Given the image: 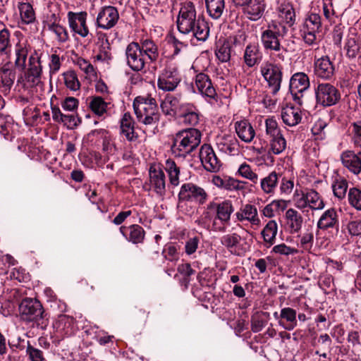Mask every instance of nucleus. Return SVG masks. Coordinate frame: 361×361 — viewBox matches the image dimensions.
Returning a JSON list of instances; mask_svg holds the SVG:
<instances>
[{
  "instance_id": "obj_1",
  "label": "nucleus",
  "mask_w": 361,
  "mask_h": 361,
  "mask_svg": "<svg viewBox=\"0 0 361 361\" xmlns=\"http://www.w3.org/2000/svg\"><path fill=\"white\" fill-rule=\"evenodd\" d=\"M176 24L180 33L191 34L198 41L205 42L209 36L208 23L203 16L197 14L195 6L191 1L181 4Z\"/></svg>"
},
{
  "instance_id": "obj_2",
  "label": "nucleus",
  "mask_w": 361,
  "mask_h": 361,
  "mask_svg": "<svg viewBox=\"0 0 361 361\" xmlns=\"http://www.w3.org/2000/svg\"><path fill=\"white\" fill-rule=\"evenodd\" d=\"M286 28L279 23H270L267 29L261 34V42L264 49L269 51L276 59L284 61L286 48L281 44V40L287 35Z\"/></svg>"
},
{
  "instance_id": "obj_3",
  "label": "nucleus",
  "mask_w": 361,
  "mask_h": 361,
  "mask_svg": "<svg viewBox=\"0 0 361 361\" xmlns=\"http://www.w3.org/2000/svg\"><path fill=\"white\" fill-rule=\"evenodd\" d=\"M133 109L139 123L152 128V133L157 128L161 114L154 98L137 97L133 102Z\"/></svg>"
},
{
  "instance_id": "obj_4",
  "label": "nucleus",
  "mask_w": 361,
  "mask_h": 361,
  "mask_svg": "<svg viewBox=\"0 0 361 361\" xmlns=\"http://www.w3.org/2000/svg\"><path fill=\"white\" fill-rule=\"evenodd\" d=\"M202 134L196 128H188L177 133L171 146L173 154L176 157H186L200 144Z\"/></svg>"
},
{
  "instance_id": "obj_5",
  "label": "nucleus",
  "mask_w": 361,
  "mask_h": 361,
  "mask_svg": "<svg viewBox=\"0 0 361 361\" xmlns=\"http://www.w3.org/2000/svg\"><path fill=\"white\" fill-rule=\"evenodd\" d=\"M18 309L20 318L23 321L36 322L42 328L46 326L44 322V310L38 300L25 298L19 304Z\"/></svg>"
},
{
  "instance_id": "obj_6",
  "label": "nucleus",
  "mask_w": 361,
  "mask_h": 361,
  "mask_svg": "<svg viewBox=\"0 0 361 361\" xmlns=\"http://www.w3.org/2000/svg\"><path fill=\"white\" fill-rule=\"evenodd\" d=\"M207 197V193L202 187L192 183H183L178 194V207L181 208L184 202H194L201 205L206 202Z\"/></svg>"
},
{
  "instance_id": "obj_7",
  "label": "nucleus",
  "mask_w": 361,
  "mask_h": 361,
  "mask_svg": "<svg viewBox=\"0 0 361 361\" xmlns=\"http://www.w3.org/2000/svg\"><path fill=\"white\" fill-rule=\"evenodd\" d=\"M295 206L303 210L310 208L312 210H322L325 204L320 195L314 190L304 191L296 190L293 195Z\"/></svg>"
},
{
  "instance_id": "obj_8",
  "label": "nucleus",
  "mask_w": 361,
  "mask_h": 361,
  "mask_svg": "<svg viewBox=\"0 0 361 361\" xmlns=\"http://www.w3.org/2000/svg\"><path fill=\"white\" fill-rule=\"evenodd\" d=\"M322 26L321 17L319 14L311 13L305 18L300 29L301 36L305 44L310 46L317 45V34Z\"/></svg>"
},
{
  "instance_id": "obj_9",
  "label": "nucleus",
  "mask_w": 361,
  "mask_h": 361,
  "mask_svg": "<svg viewBox=\"0 0 361 361\" xmlns=\"http://www.w3.org/2000/svg\"><path fill=\"white\" fill-rule=\"evenodd\" d=\"M316 101L322 106L335 105L341 99L339 90L329 82L319 83L315 89Z\"/></svg>"
},
{
  "instance_id": "obj_10",
  "label": "nucleus",
  "mask_w": 361,
  "mask_h": 361,
  "mask_svg": "<svg viewBox=\"0 0 361 361\" xmlns=\"http://www.w3.org/2000/svg\"><path fill=\"white\" fill-rule=\"evenodd\" d=\"M42 71L40 57L35 53L29 58V67L23 79V87L30 88L41 85Z\"/></svg>"
},
{
  "instance_id": "obj_11",
  "label": "nucleus",
  "mask_w": 361,
  "mask_h": 361,
  "mask_svg": "<svg viewBox=\"0 0 361 361\" xmlns=\"http://www.w3.org/2000/svg\"><path fill=\"white\" fill-rule=\"evenodd\" d=\"M310 87V80L307 75L298 72L293 75L290 80V92L293 99L299 105L303 103L305 92Z\"/></svg>"
},
{
  "instance_id": "obj_12",
  "label": "nucleus",
  "mask_w": 361,
  "mask_h": 361,
  "mask_svg": "<svg viewBox=\"0 0 361 361\" xmlns=\"http://www.w3.org/2000/svg\"><path fill=\"white\" fill-rule=\"evenodd\" d=\"M261 73L271 92L276 94L280 90L282 81V67L279 64L267 62L262 66Z\"/></svg>"
},
{
  "instance_id": "obj_13",
  "label": "nucleus",
  "mask_w": 361,
  "mask_h": 361,
  "mask_svg": "<svg viewBox=\"0 0 361 361\" xmlns=\"http://www.w3.org/2000/svg\"><path fill=\"white\" fill-rule=\"evenodd\" d=\"M180 81L181 77L178 68L173 66H168L159 75L157 87L164 92H172Z\"/></svg>"
},
{
  "instance_id": "obj_14",
  "label": "nucleus",
  "mask_w": 361,
  "mask_h": 361,
  "mask_svg": "<svg viewBox=\"0 0 361 361\" xmlns=\"http://www.w3.org/2000/svg\"><path fill=\"white\" fill-rule=\"evenodd\" d=\"M277 13L279 20L271 21V23L281 24L286 28V32H288V29L294 25L296 18L292 4L286 0L279 1Z\"/></svg>"
},
{
  "instance_id": "obj_15",
  "label": "nucleus",
  "mask_w": 361,
  "mask_h": 361,
  "mask_svg": "<svg viewBox=\"0 0 361 361\" xmlns=\"http://www.w3.org/2000/svg\"><path fill=\"white\" fill-rule=\"evenodd\" d=\"M128 66L134 71H142L145 66V57L137 42L130 43L126 49Z\"/></svg>"
},
{
  "instance_id": "obj_16",
  "label": "nucleus",
  "mask_w": 361,
  "mask_h": 361,
  "mask_svg": "<svg viewBox=\"0 0 361 361\" xmlns=\"http://www.w3.org/2000/svg\"><path fill=\"white\" fill-rule=\"evenodd\" d=\"M233 212V208L231 201L225 200L220 202L216 212V216L213 221V230L224 232L226 230L225 224L229 222Z\"/></svg>"
},
{
  "instance_id": "obj_17",
  "label": "nucleus",
  "mask_w": 361,
  "mask_h": 361,
  "mask_svg": "<svg viewBox=\"0 0 361 361\" xmlns=\"http://www.w3.org/2000/svg\"><path fill=\"white\" fill-rule=\"evenodd\" d=\"M119 19L118 11L116 7L108 6L102 8L97 17V25L104 30L114 27Z\"/></svg>"
},
{
  "instance_id": "obj_18",
  "label": "nucleus",
  "mask_w": 361,
  "mask_h": 361,
  "mask_svg": "<svg viewBox=\"0 0 361 361\" xmlns=\"http://www.w3.org/2000/svg\"><path fill=\"white\" fill-rule=\"evenodd\" d=\"M188 103L181 101L180 95L167 94L161 102L163 113L167 116H175L183 113Z\"/></svg>"
},
{
  "instance_id": "obj_19",
  "label": "nucleus",
  "mask_w": 361,
  "mask_h": 361,
  "mask_svg": "<svg viewBox=\"0 0 361 361\" xmlns=\"http://www.w3.org/2000/svg\"><path fill=\"white\" fill-rule=\"evenodd\" d=\"M200 159L204 168L210 172L219 171L221 161L217 158L212 147L209 145H203L200 150Z\"/></svg>"
},
{
  "instance_id": "obj_20",
  "label": "nucleus",
  "mask_w": 361,
  "mask_h": 361,
  "mask_svg": "<svg viewBox=\"0 0 361 361\" xmlns=\"http://www.w3.org/2000/svg\"><path fill=\"white\" fill-rule=\"evenodd\" d=\"M149 188L159 197L166 194V176L161 168L151 166L149 171Z\"/></svg>"
},
{
  "instance_id": "obj_21",
  "label": "nucleus",
  "mask_w": 361,
  "mask_h": 361,
  "mask_svg": "<svg viewBox=\"0 0 361 361\" xmlns=\"http://www.w3.org/2000/svg\"><path fill=\"white\" fill-rule=\"evenodd\" d=\"M335 67L328 56L315 59L314 61V73L321 79L331 80L334 75Z\"/></svg>"
},
{
  "instance_id": "obj_22",
  "label": "nucleus",
  "mask_w": 361,
  "mask_h": 361,
  "mask_svg": "<svg viewBox=\"0 0 361 361\" xmlns=\"http://www.w3.org/2000/svg\"><path fill=\"white\" fill-rule=\"evenodd\" d=\"M343 166L354 175L361 173V151L345 150L341 154Z\"/></svg>"
},
{
  "instance_id": "obj_23",
  "label": "nucleus",
  "mask_w": 361,
  "mask_h": 361,
  "mask_svg": "<svg viewBox=\"0 0 361 361\" xmlns=\"http://www.w3.org/2000/svg\"><path fill=\"white\" fill-rule=\"evenodd\" d=\"M195 87L198 92L204 97L215 99L217 94L209 76L204 73L196 75L195 78Z\"/></svg>"
},
{
  "instance_id": "obj_24",
  "label": "nucleus",
  "mask_w": 361,
  "mask_h": 361,
  "mask_svg": "<svg viewBox=\"0 0 361 361\" xmlns=\"http://www.w3.org/2000/svg\"><path fill=\"white\" fill-rule=\"evenodd\" d=\"M16 80V71L13 65L7 62L0 66V92L8 94Z\"/></svg>"
},
{
  "instance_id": "obj_25",
  "label": "nucleus",
  "mask_w": 361,
  "mask_h": 361,
  "mask_svg": "<svg viewBox=\"0 0 361 361\" xmlns=\"http://www.w3.org/2000/svg\"><path fill=\"white\" fill-rule=\"evenodd\" d=\"M86 13H74L69 12L68 13L70 27L73 32L82 37L87 36L89 33L88 27L86 25Z\"/></svg>"
},
{
  "instance_id": "obj_26",
  "label": "nucleus",
  "mask_w": 361,
  "mask_h": 361,
  "mask_svg": "<svg viewBox=\"0 0 361 361\" xmlns=\"http://www.w3.org/2000/svg\"><path fill=\"white\" fill-rule=\"evenodd\" d=\"M317 226L322 231H326L329 228H335L338 231L339 220L336 209L330 208L323 212L317 221Z\"/></svg>"
},
{
  "instance_id": "obj_27",
  "label": "nucleus",
  "mask_w": 361,
  "mask_h": 361,
  "mask_svg": "<svg viewBox=\"0 0 361 361\" xmlns=\"http://www.w3.org/2000/svg\"><path fill=\"white\" fill-rule=\"evenodd\" d=\"M219 151L229 155H235L238 153V141L231 135H224L218 138L216 142Z\"/></svg>"
},
{
  "instance_id": "obj_28",
  "label": "nucleus",
  "mask_w": 361,
  "mask_h": 361,
  "mask_svg": "<svg viewBox=\"0 0 361 361\" xmlns=\"http://www.w3.org/2000/svg\"><path fill=\"white\" fill-rule=\"evenodd\" d=\"M238 137L244 142L250 143L255 136V131L251 123L247 120H240L234 123Z\"/></svg>"
},
{
  "instance_id": "obj_29",
  "label": "nucleus",
  "mask_w": 361,
  "mask_h": 361,
  "mask_svg": "<svg viewBox=\"0 0 361 361\" xmlns=\"http://www.w3.org/2000/svg\"><path fill=\"white\" fill-rule=\"evenodd\" d=\"M279 324L287 331L293 330L298 325L297 312L291 307H283L280 312Z\"/></svg>"
},
{
  "instance_id": "obj_30",
  "label": "nucleus",
  "mask_w": 361,
  "mask_h": 361,
  "mask_svg": "<svg viewBox=\"0 0 361 361\" xmlns=\"http://www.w3.org/2000/svg\"><path fill=\"white\" fill-rule=\"evenodd\" d=\"M244 13L248 19L256 21L263 16L265 4L263 0H251L247 5L243 6Z\"/></svg>"
},
{
  "instance_id": "obj_31",
  "label": "nucleus",
  "mask_w": 361,
  "mask_h": 361,
  "mask_svg": "<svg viewBox=\"0 0 361 361\" xmlns=\"http://www.w3.org/2000/svg\"><path fill=\"white\" fill-rule=\"evenodd\" d=\"M121 131L129 142H135L138 139V135L135 132L133 119L129 113L124 114L121 119Z\"/></svg>"
},
{
  "instance_id": "obj_32",
  "label": "nucleus",
  "mask_w": 361,
  "mask_h": 361,
  "mask_svg": "<svg viewBox=\"0 0 361 361\" xmlns=\"http://www.w3.org/2000/svg\"><path fill=\"white\" fill-rule=\"evenodd\" d=\"M90 99L88 106L98 116H105L113 106L111 102H105L101 97H92Z\"/></svg>"
},
{
  "instance_id": "obj_33",
  "label": "nucleus",
  "mask_w": 361,
  "mask_h": 361,
  "mask_svg": "<svg viewBox=\"0 0 361 361\" xmlns=\"http://www.w3.org/2000/svg\"><path fill=\"white\" fill-rule=\"evenodd\" d=\"M281 178V174L271 171L267 176L261 179L260 186L262 191L268 195H273Z\"/></svg>"
},
{
  "instance_id": "obj_34",
  "label": "nucleus",
  "mask_w": 361,
  "mask_h": 361,
  "mask_svg": "<svg viewBox=\"0 0 361 361\" xmlns=\"http://www.w3.org/2000/svg\"><path fill=\"white\" fill-rule=\"evenodd\" d=\"M281 118L286 125L295 126L301 121V111L294 106H286L282 109Z\"/></svg>"
},
{
  "instance_id": "obj_35",
  "label": "nucleus",
  "mask_w": 361,
  "mask_h": 361,
  "mask_svg": "<svg viewBox=\"0 0 361 361\" xmlns=\"http://www.w3.org/2000/svg\"><path fill=\"white\" fill-rule=\"evenodd\" d=\"M30 47L25 39H20L15 45L16 60L15 65L18 67L24 68L27 54Z\"/></svg>"
},
{
  "instance_id": "obj_36",
  "label": "nucleus",
  "mask_w": 361,
  "mask_h": 361,
  "mask_svg": "<svg viewBox=\"0 0 361 361\" xmlns=\"http://www.w3.org/2000/svg\"><path fill=\"white\" fill-rule=\"evenodd\" d=\"M126 226L120 227V232L126 237V240L134 244L142 243L145 238L144 229L137 224H133L128 227L129 233L127 235L125 233L124 230Z\"/></svg>"
},
{
  "instance_id": "obj_37",
  "label": "nucleus",
  "mask_w": 361,
  "mask_h": 361,
  "mask_svg": "<svg viewBox=\"0 0 361 361\" xmlns=\"http://www.w3.org/2000/svg\"><path fill=\"white\" fill-rule=\"evenodd\" d=\"M244 61L249 67H252L259 63L262 58V54L260 51L257 44H248L245 50Z\"/></svg>"
},
{
  "instance_id": "obj_38",
  "label": "nucleus",
  "mask_w": 361,
  "mask_h": 361,
  "mask_svg": "<svg viewBox=\"0 0 361 361\" xmlns=\"http://www.w3.org/2000/svg\"><path fill=\"white\" fill-rule=\"evenodd\" d=\"M164 169L168 174L169 183L173 187H176L180 184V167L176 162L169 159L165 161Z\"/></svg>"
},
{
  "instance_id": "obj_39",
  "label": "nucleus",
  "mask_w": 361,
  "mask_h": 361,
  "mask_svg": "<svg viewBox=\"0 0 361 361\" xmlns=\"http://www.w3.org/2000/svg\"><path fill=\"white\" fill-rule=\"evenodd\" d=\"M215 54L220 61H228L231 56V42L226 39H219L216 44Z\"/></svg>"
},
{
  "instance_id": "obj_40",
  "label": "nucleus",
  "mask_w": 361,
  "mask_h": 361,
  "mask_svg": "<svg viewBox=\"0 0 361 361\" xmlns=\"http://www.w3.org/2000/svg\"><path fill=\"white\" fill-rule=\"evenodd\" d=\"M287 224L292 233H298L302 227V217L294 209H288L286 212Z\"/></svg>"
},
{
  "instance_id": "obj_41",
  "label": "nucleus",
  "mask_w": 361,
  "mask_h": 361,
  "mask_svg": "<svg viewBox=\"0 0 361 361\" xmlns=\"http://www.w3.org/2000/svg\"><path fill=\"white\" fill-rule=\"evenodd\" d=\"M207 11L209 16L217 20L221 18L225 8L224 0H205Z\"/></svg>"
},
{
  "instance_id": "obj_42",
  "label": "nucleus",
  "mask_w": 361,
  "mask_h": 361,
  "mask_svg": "<svg viewBox=\"0 0 361 361\" xmlns=\"http://www.w3.org/2000/svg\"><path fill=\"white\" fill-rule=\"evenodd\" d=\"M277 232V223L274 220H270L266 224L261 233L264 242L269 244L267 247H270L274 244Z\"/></svg>"
},
{
  "instance_id": "obj_43",
  "label": "nucleus",
  "mask_w": 361,
  "mask_h": 361,
  "mask_svg": "<svg viewBox=\"0 0 361 361\" xmlns=\"http://www.w3.org/2000/svg\"><path fill=\"white\" fill-rule=\"evenodd\" d=\"M140 49L145 56H146L150 61H155L159 57L158 47L152 40L145 39L142 41L140 44Z\"/></svg>"
},
{
  "instance_id": "obj_44",
  "label": "nucleus",
  "mask_w": 361,
  "mask_h": 361,
  "mask_svg": "<svg viewBox=\"0 0 361 361\" xmlns=\"http://www.w3.org/2000/svg\"><path fill=\"white\" fill-rule=\"evenodd\" d=\"M20 18L25 24L32 23L35 20V13L32 6L27 2H20L18 4Z\"/></svg>"
},
{
  "instance_id": "obj_45",
  "label": "nucleus",
  "mask_w": 361,
  "mask_h": 361,
  "mask_svg": "<svg viewBox=\"0 0 361 361\" xmlns=\"http://www.w3.org/2000/svg\"><path fill=\"white\" fill-rule=\"evenodd\" d=\"M179 116L183 117V122L185 124L195 126L199 122V114L196 111L195 108L191 104L188 103L183 113Z\"/></svg>"
},
{
  "instance_id": "obj_46",
  "label": "nucleus",
  "mask_w": 361,
  "mask_h": 361,
  "mask_svg": "<svg viewBox=\"0 0 361 361\" xmlns=\"http://www.w3.org/2000/svg\"><path fill=\"white\" fill-rule=\"evenodd\" d=\"M346 55L350 59H354L360 50V45L356 36L353 34L348 35L344 47Z\"/></svg>"
},
{
  "instance_id": "obj_47",
  "label": "nucleus",
  "mask_w": 361,
  "mask_h": 361,
  "mask_svg": "<svg viewBox=\"0 0 361 361\" xmlns=\"http://www.w3.org/2000/svg\"><path fill=\"white\" fill-rule=\"evenodd\" d=\"M63 77L67 88L72 91H76L80 89V82L75 71H68L65 72L63 73Z\"/></svg>"
},
{
  "instance_id": "obj_48",
  "label": "nucleus",
  "mask_w": 361,
  "mask_h": 361,
  "mask_svg": "<svg viewBox=\"0 0 361 361\" xmlns=\"http://www.w3.org/2000/svg\"><path fill=\"white\" fill-rule=\"evenodd\" d=\"M264 124L266 136L269 140L282 135L278 123L273 118H267L265 120Z\"/></svg>"
},
{
  "instance_id": "obj_49",
  "label": "nucleus",
  "mask_w": 361,
  "mask_h": 361,
  "mask_svg": "<svg viewBox=\"0 0 361 361\" xmlns=\"http://www.w3.org/2000/svg\"><path fill=\"white\" fill-rule=\"evenodd\" d=\"M270 143V150L274 154L282 153L286 147V140L283 135L272 137L269 140Z\"/></svg>"
},
{
  "instance_id": "obj_50",
  "label": "nucleus",
  "mask_w": 361,
  "mask_h": 361,
  "mask_svg": "<svg viewBox=\"0 0 361 361\" xmlns=\"http://www.w3.org/2000/svg\"><path fill=\"white\" fill-rule=\"evenodd\" d=\"M348 186V184L345 179L340 178L336 180L332 185L334 195L338 199H343L345 196Z\"/></svg>"
},
{
  "instance_id": "obj_51",
  "label": "nucleus",
  "mask_w": 361,
  "mask_h": 361,
  "mask_svg": "<svg viewBox=\"0 0 361 361\" xmlns=\"http://www.w3.org/2000/svg\"><path fill=\"white\" fill-rule=\"evenodd\" d=\"M349 204L358 211H361V190L357 188H351L348 195Z\"/></svg>"
},
{
  "instance_id": "obj_52",
  "label": "nucleus",
  "mask_w": 361,
  "mask_h": 361,
  "mask_svg": "<svg viewBox=\"0 0 361 361\" xmlns=\"http://www.w3.org/2000/svg\"><path fill=\"white\" fill-rule=\"evenodd\" d=\"M200 243V237L197 235L188 237L185 242L184 250L188 256H191L197 252Z\"/></svg>"
},
{
  "instance_id": "obj_53",
  "label": "nucleus",
  "mask_w": 361,
  "mask_h": 361,
  "mask_svg": "<svg viewBox=\"0 0 361 361\" xmlns=\"http://www.w3.org/2000/svg\"><path fill=\"white\" fill-rule=\"evenodd\" d=\"M238 172L242 177L250 180L253 183H257L258 181L257 174L246 163H243L239 166Z\"/></svg>"
},
{
  "instance_id": "obj_54",
  "label": "nucleus",
  "mask_w": 361,
  "mask_h": 361,
  "mask_svg": "<svg viewBox=\"0 0 361 361\" xmlns=\"http://www.w3.org/2000/svg\"><path fill=\"white\" fill-rule=\"evenodd\" d=\"M245 218L247 221H250L254 225H257L259 223V219L257 216V208L252 204H245L243 207Z\"/></svg>"
},
{
  "instance_id": "obj_55",
  "label": "nucleus",
  "mask_w": 361,
  "mask_h": 361,
  "mask_svg": "<svg viewBox=\"0 0 361 361\" xmlns=\"http://www.w3.org/2000/svg\"><path fill=\"white\" fill-rule=\"evenodd\" d=\"M48 30L54 32L56 36V39L60 42H65L68 39V34L65 27L63 26L59 25V24H54V23H49L48 24Z\"/></svg>"
},
{
  "instance_id": "obj_56",
  "label": "nucleus",
  "mask_w": 361,
  "mask_h": 361,
  "mask_svg": "<svg viewBox=\"0 0 361 361\" xmlns=\"http://www.w3.org/2000/svg\"><path fill=\"white\" fill-rule=\"evenodd\" d=\"M351 142L357 147H361V120L351 124Z\"/></svg>"
},
{
  "instance_id": "obj_57",
  "label": "nucleus",
  "mask_w": 361,
  "mask_h": 361,
  "mask_svg": "<svg viewBox=\"0 0 361 361\" xmlns=\"http://www.w3.org/2000/svg\"><path fill=\"white\" fill-rule=\"evenodd\" d=\"M240 239L237 233L226 234L221 238V243L228 249H232L239 244Z\"/></svg>"
},
{
  "instance_id": "obj_58",
  "label": "nucleus",
  "mask_w": 361,
  "mask_h": 361,
  "mask_svg": "<svg viewBox=\"0 0 361 361\" xmlns=\"http://www.w3.org/2000/svg\"><path fill=\"white\" fill-rule=\"evenodd\" d=\"M245 188V182L225 177L224 189L227 190H240Z\"/></svg>"
},
{
  "instance_id": "obj_59",
  "label": "nucleus",
  "mask_w": 361,
  "mask_h": 361,
  "mask_svg": "<svg viewBox=\"0 0 361 361\" xmlns=\"http://www.w3.org/2000/svg\"><path fill=\"white\" fill-rule=\"evenodd\" d=\"M271 252L285 256L295 255L298 252L297 249L289 247L285 243H281L274 246Z\"/></svg>"
},
{
  "instance_id": "obj_60",
  "label": "nucleus",
  "mask_w": 361,
  "mask_h": 361,
  "mask_svg": "<svg viewBox=\"0 0 361 361\" xmlns=\"http://www.w3.org/2000/svg\"><path fill=\"white\" fill-rule=\"evenodd\" d=\"M10 45V33L8 30L7 29L0 30V52L6 54Z\"/></svg>"
},
{
  "instance_id": "obj_61",
  "label": "nucleus",
  "mask_w": 361,
  "mask_h": 361,
  "mask_svg": "<svg viewBox=\"0 0 361 361\" xmlns=\"http://www.w3.org/2000/svg\"><path fill=\"white\" fill-rule=\"evenodd\" d=\"M26 353L31 361H46L42 350L28 343Z\"/></svg>"
},
{
  "instance_id": "obj_62",
  "label": "nucleus",
  "mask_w": 361,
  "mask_h": 361,
  "mask_svg": "<svg viewBox=\"0 0 361 361\" xmlns=\"http://www.w3.org/2000/svg\"><path fill=\"white\" fill-rule=\"evenodd\" d=\"M49 8V13H47V26L48 27V24L54 23L58 24L57 22L59 19V13L58 12L57 6L55 4H50L48 6Z\"/></svg>"
},
{
  "instance_id": "obj_63",
  "label": "nucleus",
  "mask_w": 361,
  "mask_h": 361,
  "mask_svg": "<svg viewBox=\"0 0 361 361\" xmlns=\"http://www.w3.org/2000/svg\"><path fill=\"white\" fill-rule=\"evenodd\" d=\"M102 151L106 154V158L105 160L108 161L109 156L115 154L116 147L114 143L109 138H104L102 142Z\"/></svg>"
},
{
  "instance_id": "obj_64",
  "label": "nucleus",
  "mask_w": 361,
  "mask_h": 361,
  "mask_svg": "<svg viewBox=\"0 0 361 361\" xmlns=\"http://www.w3.org/2000/svg\"><path fill=\"white\" fill-rule=\"evenodd\" d=\"M61 123H63L68 128L73 129L79 125L80 120L73 114H64Z\"/></svg>"
}]
</instances>
